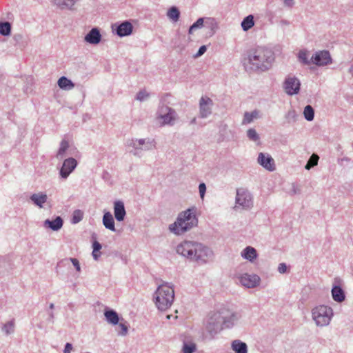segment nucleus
<instances>
[{"mask_svg":"<svg viewBox=\"0 0 353 353\" xmlns=\"http://www.w3.org/2000/svg\"><path fill=\"white\" fill-rule=\"evenodd\" d=\"M47 194L43 192L33 194L30 196V200L39 208H43V205L47 201Z\"/></svg>","mask_w":353,"mask_h":353,"instance_id":"obj_24","label":"nucleus"},{"mask_svg":"<svg viewBox=\"0 0 353 353\" xmlns=\"http://www.w3.org/2000/svg\"><path fill=\"white\" fill-rule=\"evenodd\" d=\"M242 317L241 311H234L222 307L216 312L208 314L205 330L213 338L223 328H230Z\"/></svg>","mask_w":353,"mask_h":353,"instance_id":"obj_1","label":"nucleus"},{"mask_svg":"<svg viewBox=\"0 0 353 353\" xmlns=\"http://www.w3.org/2000/svg\"><path fill=\"white\" fill-rule=\"evenodd\" d=\"M196 212V208L195 207H192L180 212L176 221L170 225V230L175 234L181 235L196 226L198 219Z\"/></svg>","mask_w":353,"mask_h":353,"instance_id":"obj_4","label":"nucleus"},{"mask_svg":"<svg viewBox=\"0 0 353 353\" xmlns=\"http://www.w3.org/2000/svg\"><path fill=\"white\" fill-rule=\"evenodd\" d=\"M158 113V117L163 121V125H172L174 124L176 116V112L174 109L163 105L159 108Z\"/></svg>","mask_w":353,"mask_h":353,"instance_id":"obj_9","label":"nucleus"},{"mask_svg":"<svg viewBox=\"0 0 353 353\" xmlns=\"http://www.w3.org/2000/svg\"><path fill=\"white\" fill-rule=\"evenodd\" d=\"M279 24L281 26H290V22L286 19H281L280 21H279Z\"/></svg>","mask_w":353,"mask_h":353,"instance_id":"obj_51","label":"nucleus"},{"mask_svg":"<svg viewBox=\"0 0 353 353\" xmlns=\"http://www.w3.org/2000/svg\"><path fill=\"white\" fill-rule=\"evenodd\" d=\"M274 61L273 52L268 48H259L248 54L246 67L254 72L268 70Z\"/></svg>","mask_w":353,"mask_h":353,"instance_id":"obj_3","label":"nucleus"},{"mask_svg":"<svg viewBox=\"0 0 353 353\" xmlns=\"http://www.w3.org/2000/svg\"><path fill=\"white\" fill-rule=\"evenodd\" d=\"M149 93L145 90H141L137 93L136 99L140 101H143L146 100L149 97Z\"/></svg>","mask_w":353,"mask_h":353,"instance_id":"obj_41","label":"nucleus"},{"mask_svg":"<svg viewBox=\"0 0 353 353\" xmlns=\"http://www.w3.org/2000/svg\"><path fill=\"white\" fill-rule=\"evenodd\" d=\"M104 316L105 317V320L110 324L116 325L119 322V315L114 310L109 308L105 309L104 311Z\"/></svg>","mask_w":353,"mask_h":353,"instance_id":"obj_20","label":"nucleus"},{"mask_svg":"<svg viewBox=\"0 0 353 353\" xmlns=\"http://www.w3.org/2000/svg\"><path fill=\"white\" fill-rule=\"evenodd\" d=\"M241 283L248 288H254L260 283V277L255 274L245 273L239 278Z\"/></svg>","mask_w":353,"mask_h":353,"instance_id":"obj_16","label":"nucleus"},{"mask_svg":"<svg viewBox=\"0 0 353 353\" xmlns=\"http://www.w3.org/2000/svg\"><path fill=\"white\" fill-rule=\"evenodd\" d=\"M258 163L265 170L272 172L276 170L273 158L268 153L260 152L257 158Z\"/></svg>","mask_w":353,"mask_h":353,"instance_id":"obj_15","label":"nucleus"},{"mask_svg":"<svg viewBox=\"0 0 353 353\" xmlns=\"http://www.w3.org/2000/svg\"><path fill=\"white\" fill-rule=\"evenodd\" d=\"M298 60L303 65L312 63V58L309 59L308 52L306 50H301L298 53Z\"/></svg>","mask_w":353,"mask_h":353,"instance_id":"obj_31","label":"nucleus"},{"mask_svg":"<svg viewBox=\"0 0 353 353\" xmlns=\"http://www.w3.org/2000/svg\"><path fill=\"white\" fill-rule=\"evenodd\" d=\"M11 33V24L10 23L0 22V34L3 36H9Z\"/></svg>","mask_w":353,"mask_h":353,"instance_id":"obj_34","label":"nucleus"},{"mask_svg":"<svg viewBox=\"0 0 353 353\" xmlns=\"http://www.w3.org/2000/svg\"><path fill=\"white\" fill-rule=\"evenodd\" d=\"M332 296L333 299L339 303L343 301L345 299V293L341 287L334 285L332 289Z\"/></svg>","mask_w":353,"mask_h":353,"instance_id":"obj_25","label":"nucleus"},{"mask_svg":"<svg viewBox=\"0 0 353 353\" xmlns=\"http://www.w3.org/2000/svg\"><path fill=\"white\" fill-rule=\"evenodd\" d=\"M170 317H171V315H167V316H166V318H167L168 319H170Z\"/></svg>","mask_w":353,"mask_h":353,"instance_id":"obj_61","label":"nucleus"},{"mask_svg":"<svg viewBox=\"0 0 353 353\" xmlns=\"http://www.w3.org/2000/svg\"><path fill=\"white\" fill-rule=\"evenodd\" d=\"M72 350V345L70 343H67L65 345L63 353H71Z\"/></svg>","mask_w":353,"mask_h":353,"instance_id":"obj_49","label":"nucleus"},{"mask_svg":"<svg viewBox=\"0 0 353 353\" xmlns=\"http://www.w3.org/2000/svg\"><path fill=\"white\" fill-rule=\"evenodd\" d=\"M154 297L157 308L161 311L167 310L171 307L174 299L173 285L168 283L160 285L154 292Z\"/></svg>","mask_w":353,"mask_h":353,"instance_id":"obj_5","label":"nucleus"},{"mask_svg":"<svg viewBox=\"0 0 353 353\" xmlns=\"http://www.w3.org/2000/svg\"><path fill=\"white\" fill-rule=\"evenodd\" d=\"M319 159V156L316 154H312L310 157L308 161L310 163L313 165V167L318 164V161Z\"/></svg>","mask_w":353,"mask_h":353,"instance_id":"obj_43","label":"nucleus"},{"mask_svg":"<svg viewBox=\"0 0 353 353\" xmlns=\"http://www.w3.org/2000/svg\"><path fill=\"white\" fill-rule=\"evenodd\" d=\"M68 148H69L68 142L65 139L62 140L60 143L59 149L56 155L57 158L58 159H62L64 157L65 152L68 149Z\"/></svg>","mask_w":353,"mask_h":353,"instance_id":"obj_33","label":"nucleus"},{"mask_svg":"<svg viewBox=\"0 0 353 353\" xmlns=\"http://www.w3.org/2000/svg\"><path fill=\"white\" fill-rule=\"evenodd\" d=\"M204 27L208 30L207 34L211 37L218 29V25L214 18H206L205 20Z\"/></svg>","mask_w":353,"mask_h":353,"instance_id":"obj_23","label":"nucleus"},{"mask_svg":"<svg viewBox=\"0 0 353 353\" xmlns=\"http://www.w3.org/2000/svg\"><path fill=\"white\" fill-rule=\"evenodd\" d=\"M49 307L50 310H53L54 308V303H50V305H49Z\"/></svg>","mask_w":353,"mask_h":353,"instance_id":"obj_58","label":"nucleus"},{"mask_svg":"<svg viewBox=\"0 0 353 353\" xmlns=\"http://www.w3.org/2000/svg\"><path fill=\"white\" fill-rule=\"evenodd\" d=\"M92 248L94 252H99L101 249V245L99 242L94 241L92 244Z\"/></svg>","mask_w":353,"mask_h":353,"instance_id":"obj_47","label":"nucleus"},{"mask_svg":"<svg viewBox=\"0 0 353 353\" xmlns=\"http://www.w3.org/2000/svg\"><path fill=\"white\" fill-rule=\"evenodd\" d=\"M114 215L117 221H123L126 215L124 203L121 201H116L114 203Z\"/></svg>","mask_w":353,"mask_h":353,"instance_id":"obj_18","label":"nucleus"},{"mask_svg":"<svg viewBox=\"0 0 353 353\" xmlns=\"http://www.w3.org/2000/svg\"><path fill=\"white\" fill-rule=\"evenodd\" d=\"M285 118L288 120V123L295 122L297 121L299 118V114L294 110H290L287 112Z\"/></svg>","mask_w":353,"mask_h":353,"instance_id":"obj_37","label":"nucleus"},{"mask_svg":"<svg viewBox=\"0 0 353 353\" xmlns=\"http://www.w3.org/2000/svg\"><path fill=\"white\" fill-rule=\"evenodd\" d=\"M167 17L173 22H177L180 17V11L176 6H172L167 12Z\"/></svg>","mask_w":353,"mask_h":353,"instance_id":"obj_29","label":"nucleus"},{"mask_svg":"<svg viewBox=\"0 0 353 353\" xmlns=\"http://www.w3.org/2000/svg\"><path fill=\"white\" fill-rule=\"evenodd\" d=\"M247 136L250 140L256 141L259 139V135L254 128H250L247 131Z\"/></svg>","mask_w":353,"mask_h":353,"instance_id":"obj_39","label":"nucleus"},{"mask_svg":"<svg viewBox=\"0 0 353 353\" xmlns=\"http://www.w3.org/2000/svg\"><path fill=\"white\" fill-rule=\"evenodd\" d=\"M241 256L245 259L252 262L257 258V252L255 248L251 246H248L241 252Z\"/></svg>","mask_w":353,"mask_h":353,"instance_id":"obj_22","label":"nucleus"},{"mask_svg":"<svg viewBox=\"0 0 353 353\" xmlns=\"http://www.w3.org/2000/svg\"><path fill=\"white\" fill-rule=\"evenodd\" d=\"M207 50V48L205 46H202L199 48L198 52L194 55V57H199L203 55Z\"/></svg>","mask_w":353,"mask_h":353,"instance_id":"obj_46","label":"nucleus"},{"mask_svg":"<svg viewBox=\"0 0 353 353\" xmlns=\"http://www.w3.org/2000/svg\"><path fill=\"white\" fill-rule=\"evenodd\" d=\"M259 112L256 110H253L251 112H245L243 115L242 121L243 125H246L252 123L254 119L259 118Z\"/></svg>","mask_w":353,"mask_h":353,"instance_id":"obj_28","label":"nucleus"},{"mask_svg":"<svg viewBox=\"0 0 353 353\" xmlns=\"http://www.w3.org/2000/svg\"><path fill=\"white\" fill-rule=\"evenodd\" d=\"M77 165V161L70 157L64 160L62 167L60 169L59 174L62 179H67L73 172Z\"/></svg>","mask_w":353,"mask_h":353,"instance_id":"obj_14","label":"nucleus"},{"mask_svg":"<svg viewBox=\"0 0 353 353\" xmlns=\"http://www.w3.org/2000/svg\"><path fill=\"white\" fill-rule=\"evenodd\" d=\"M333 316L332 307L321 305L312 310V317L317 326H326L330 324Z\"/></svg>","mask_w":353,"mask_h":353,"instance_id":"obj_6","label":"nucleus"},{"mask_svg":"<svg viewBox=\"0 0 353 353\" xmlns=\"http://www.w3.org/2000/svg\"><path fill=\"white\" fill-rule=\"evenodd\" d=\"M313 167V165H312L311 163H309V161H307V164L305 165V168L306 170H310V168H312Z\"/></svg>","mask_w":353,"mask_h":353,"instance_id":"obj_56","label":"nucleus"},{"mask_svg":"<svg viewBox=\"0 0 353 353\" xmlns=\"http://www.w3.org/2000/svg\"><path fill=\"white\" fill-rule=\"evenodd\" d=\"M232 349L235 353H248V346L240 340H234L232 343Z\"/></svg>","mask_w":353,"mask_h":353,"instance_id":"obj_26","label":"nucleus"},{"mask_svg":"<svg viewBox=\"0 0 353 353\" xmlns=\"http://www.w3.org/2000/svg\"><path fill=\"white\" fill-rule=\"evenodd\" d=\"M212 100L208 97H202L199 100V116L207 118L212 114Z\"/></svg>","mask_w":353,"mask_h":353,"instance_id":"obj_13","label":"nucleus"},{"mask_svg":"<svg viewBox=\"0 0 353 353\" xmlns=\"http://www.w3.org/2000/svg\"><path fill=\"white\" fill-rule=\"evenodd\" d=\"M196 30L194 28H193L192 26H191L188 30V34H192L193 31Z\"/></svg>","mask_w":353,"mask_h":353,"instance_id":"obj_57","label":"nucleus"},{"mask_svg":"<svg viewBox=\"0 0 353 353\" xmlns=\"http://www.w3.org/2000/svg\"><path fill=\"white\" fill-rule=\"evenodd\" d=\"M348 162L350 161V159L347 158V157H343V158H341V159H338V163L341 165L343 164V162Z\"/></svg>","mask_w":353,"mask_h":353,"instance_id":"obj_52","label":"nucleus"},{"mask_svg":"<svg viewBox=\"0 0 353 353\" xmlns=\"http://www.w3.org/2000/svg\"><path fill=\"white\" fill-rule=\"evenodd\" d=\"M63 224V221L61 216H57L54 220L46 219L44 221V225L48 227L53 231L59 230Z\"/></svg>","mask_w":353,"mask_h":353,"instance_id":"obj_19","label":"nucleus"},{"mask_svg":"<svg viewBox=\"0 0 353 353\" xmlns=\"http://www.w3.org/2000/svg\"><path fill=\"white\" fill-rule=\"evenodd\" d=\"M205 20V19H204V18H199L192 26L195 29L201 28L202 27H204Z\"/></svg>","mask_w":353,"mask_h":353,"instance_id":"obj_42","label":"nucleus"},{"mask_svg":"<svg viewBox=\"0 0 353 353\" xmlns=\"http://www.w3.org/2000/svg\"><path fill=\"white\" fill-rule=\"evenodd\" d=\"M54 318V316L53 312H50L49 313L48 321H50V322L53 323Z\"/></svg>","mask_w":353,"mask_h":353,"instance_id":"obj_53","label":"nucleus"},{"mask_svg":"<svg viewBox=\"0 0 353 353\" xmlns=\"http://www.w3.org/2000/svg\"><path fill=\"white\" fill-rule=\"evenodd\" d=\"M236 208L239 206L244 210H249L253 206L251 193L244 189H237L235 198Z\"/></svg>","mask_w":353,"mask_h":353,"instance_id":"obj_8","label":"nucleus"},{"mask_svg":"<svg viewBox=\"0 0 353 353\" xmlns=\"http://www.w3.org/2000/svg\"><path fill=\"white\" fill-rule=\"evenodd\" d=\"M287 270V266L284 263H281L279 265L278 271L281 274H283Z\"/></svg>","mask_w":353,"mask_h":353,"instance_id":"obj_48","label":"nucleus"},{"mask_svg":"<svg viewBox=\"0 0 353 353\" xmlns=\"http://www.w3.org/2000/svg\"><path fill=\"white\" fill-rule=\"evenodd\" d=\"M57 84L61 89L70 90L74 87V83L65 77H61L59 79Z\"/></svg>","mask_w":353,"mask_h":353,"instance_id":"obj_27","label":"nucleus"},{"mask_svg":"<svg viewBox=\"0 0 353 353\" xmlns=\"http://www.w3.org/2000/svg\"><path fill=\"white\" fill-rule=\"evenodd\" d=\"M128 145L132 147L133 150L130 151L134 156L140 157L143 150H152L156 148V141L154 139H132L128 141Z\"/></svg>","mask_w":353,"mask_h":353,"instance_id":"obj_7","label":"nucleus"},{"mask_svg":"<svg viewBox=\"0 0 353 353\" xmlns=\"http://www.w3.org/2000/svg\"><path fill=\"white\" fill-rule=\"evenodd\" d=\"M196 345L193 343H184L183 345V353H193L196 351Z\"/></svg>","mask_w":353,"mask_h":353,"instance_id":"obj_38","label":"nucleus"},{"mask_svg":"<svg viewBox=\"0 0 353 353\" xmlns=\"http://www.w3.org/2000/svg\"><path fill=\"white\" fill-rule=\"evenodd\" d=\"M70 261L72 262V263L74 266V268L77 270V272H80L81 271V266H80L79 261H78V259H75V258H70Z\"/></svg>","mask_w":353,"mask_h":353,"instance_id":"obj_45","label":"nucleus"},{"mask_svg":"<svg viewBox=\"0 0 353 353\" xmlns=\"http://www.w3.org/2000/svg\"><path fill=\"white\" fill-rule=\"evenodd\" d=\"M284 6L288 8H292L294 2V0H283Z\"/></svg>","mask_w":353,"mask_h":353,"instance_id":"obj_50","label":"nucleus"},{"mask_svg":"<svg viewBox=\"0 0 353 353\" xmlns=\"http://www.w3.org/2000/svg\"><path fill=\"white\" fill-rule=\"evenodd\" d=\"M283 89L288 95H294L299 92L301 82L294 76H288L283 82Z\"/></svg>","mask_w":353,"mask_h":353,"instance_id":"obj_10","label":"nucleus"},{"mask_svg":"<svg viewBox=\"0 0 353 353\" xmlns=\"http://www.w3.org/2000/svg\"><path fill=\"white\" fill-rule=\"evenodd\" d=\"M176 252L178 254L199 265L208 263L214 256L210 248L192 241H182L176 247Z\"/></svg>","mask_w":353,"mask_h":353,"instance_id":"obj_2","label":"nucleus"},{"mask_svg":"<svg viewBox=\"0 0 353 353\" xmlns=\"http://www.w3.org/2000/svg\"><path fill=\"white\" fill-rule=\"evenodd\" d=\"M14 320L12 319L3 324L1 327V330L6 335H10L14 332Z\"/></svg>","mask_w":353,"mask_h":353,"instance_id":"obj_32","label":"nucleus"},{"mask_svg":"<svg viewBox=\"0 0 353 353\" xmlns=\"http://www.w3.org/2000/svg\"><path fill=\"white\" fill-rule=\"evenodd\" d=\"M199 190L200 196L201 199H203L205 196V192H206V185L204 183H201L199 185Z\"/></svg>","mask_w":353,"mask_h":353,"instance_id":"obj_44","label":"nucleus"},{"mask_svg":"<svg viewBox=\"0 0 353 353\" xmlns=\"http://www.w3.org/2000/svg\"><path fill=\"white\" fill-rule=\"evenodd\" d=\"M112 32L120 37L129 36L133 30L132 24L128 21H124L121 23L117 22L112 25Z\"/></svg>","mask_w":353,"mask_h":353,"instance_id":"obj_11","label":"nucleus"},{"mask_svg":"<svg viewBox=\"0 0 353 353\" xmlns=\"http://www.w3.org/2000/svg\"><path fill=\"white\" fill-rule=\"evenodd\" d=\"M17 37H19V38H21V35H14V38H17Z\"/></svg>","mask_w":353,"mask_h":353,"instance_id":"obj_60","label":"nucleus"},{"mask_svg":"<svg viewBox=\"0 0 353 353\" xmlns=\"http://www.w3.org/2000/svg\"><path fill=\"white\" fill-rule=\"evenodd\" d=\"M117 325H119V327L121 329L119 331H118V335L122 336H126L128 331V326L125 323L119 322Z\"/></svg>","mask_w":353,"mask_h":353,"instance_id":"obj_40","label":"nucleus"},{"mask_svg":"<svg viewBox=\"0 0 353 353\" xmlns=\"http://www.w3.org/2000/svg\"><path fill=\"white\" fill-rule=\"evenodd\" d=\"M254 26V17L250 14L245 17L241 22V27L244 31H248Z\"/></svg>","mask_w":353,"mask_h":353,"instance_id":"obj_30","label":"nucleus"},{"mask_svg":"<svg viewBox=\"0 0 353 353\" xmlns=\"http://www.w3.org/2000/svg\"><path fill=\"white\" fill-rule=\"evenodd\" d=\"M196 118H193V119H192V121H191V122H190V123H191L192 124H194V123H196Z\"/></svg>","mask_w":353,"mask_h":353,"instance_id":"obj_59","label":"nucleus"},{"mask_svg":"<svg viewBox=\"0 0 353 353\" xmlns=\"http://www.w3.org/2000/svg\"><path fill=\"white\" fill-rule=\"evenodd\" d=\"M92 256H93V259L94 260H98L99 257L100 256V254L98 253V252H94V251H92Z\"/></svg>","mask_w":353,"mask_h":353,"instance_id":"obj_54","label":"nucleus"},{"mask_svg":"<svg viewBox=\"0 0 353 353\" xmlns=\"http://www.w3.org/2000/svg\"><path fill=\"white\" fill-rule=\"evenodd\" d=\"M312 62L317 66H325L332 63V59L328 50H319L312 57Z\"/></svg>","mask_w":353,"mask_h":353,"instance_id":"obj_12","label":"nucleus"},{"mask_svg":"<svg viewBox=\"0 0 353 353\" xmlns=\"http://www.w3.org/2000/svg\"><path fill=\"white\" fill-rule=\"evenodd\" d=\"M292 192H293V194H298L300 192V191L299 190H297L296 185H293L292 186Z\"/></svg>","mask_w":353,"mask_h":353,"instance_id":"obj_55","label":"nucleus"},{"mask_svg":"<svg viewBox=\"0 0 353 353\" xmlns=\"http://www.w3.org/2000/svg\"><path fill=\"white\" fill-rule=\"evenodd\" d=\"M84 40L86 43L92 45H97L101 40V34L97 28H92L89 32L85 36Z\"/></svg>","mask_w":353,"mask_h":353,"instance_id":"obj_17","label":"nucleus"},{"mask_svg":"<svg viewBox=\"0 0 353 353\" xmlns=\"http://www.w3.org/2000/svg\"><path fill=\"white\" fill-rule=\"evenodd\" d=\"M102 221L106 229H108L112 232L116 231L114 220L112 214L110 212H106L104 213Z\"/></svg>","mask_w":353,"mask_h":353,"instance_id":"obj_21","label":"nucleus"},{"mask_svg":"<svg viewBox=\"0 0 353 353\" xmlns=\"http://www.w3.org/2000/svg\"><path fill=\"white\" fill-rule=\"evenodd\" d=\"M303 115L307 121H312L314 118V108L310 105H306L303 110Z\"/></svg>","mask_w":353,"mask_h":353,"instance_id":"obj_35","label":"nucleus"},{"mask_svg":"<svg viewBox=\"0 0 353 353\" xmlns=\"http://www.w3.org/2000/svg\"><path fill=\"white\" fill-rule=\"evenodd\" d=\"M83 212L80 210H76L74 211V212L72 214L71 222L73 224H77L83 219Z\"/></svg>","mask_w":353,"mask_h":353,"instance_id":"obj_36","label":"nucleus"}]
</instances>
